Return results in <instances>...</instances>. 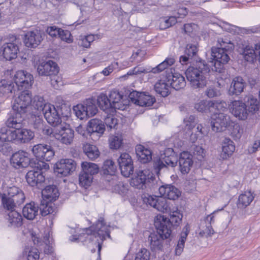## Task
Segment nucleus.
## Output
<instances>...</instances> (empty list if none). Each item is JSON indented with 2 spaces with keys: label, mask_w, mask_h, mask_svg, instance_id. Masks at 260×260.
<instances>
[{
  "label": "nucleus",
  "mask_w": 260,
  "mask_h": 260,
  "mask_svg": "<svg viewBox=\"0 0 260 260\" xmlns=\"http://www.w3.org/2000/svg\"><path fill=\"white\" fill-rule=\"evenodd\" d=\"M31 101L32 99L30 91L24 90L21 92L19 95L15 99L13 109L14 111L25 114Z\"/></svg>",
  "instance_id": "nucleus-8"
},
{
  "label": "nucleus",
  "mask_w": 260,
  "mask_h": 260,
  "mask_svg": "<svg viewBox=\"0 0 260 260\" xmlns=\"http://www.w3.org/2000/svg\"><path fill=\"white\" fill-rule=\"evenodd\" d=\"M42 194L44 200L46 199L49 202L55 201L59 195L57 188L54 185L47 186L42 190Z\"/></svg>",
  "instance_id": "nucleus-30"
},
{
  "label": "nucleus",
  "mask_w": 260,
  "mask_h": 260,
  "mask_svg": "<svg viewBox=\"0 0 260 260\" xmlns=\"http://www.w3.org/2000/svg\"><path fill=\"white\" fill-rule=\"evenodd\" d=\"M40 113H37V115L34 114L31 115V124L34 128L39 132L40 129H42L44 125V121L41 116L40 115Z\"/></svg>",
  "instance_id": "nucleus-54"
},
{
  "label": "nucleus",
  "mask_w": 260,
  "mask_h": 260,
  "mask_svg": "<svg viewBox=\"0 0 260 260\" xmlns=\"http://www.w3.org/2000/svg\"><path fill=\"white\" fill-rule=\"evenodd\" d=\"M82 232L77 235H73L70 238L72 242H76L81 240L82 237H85L86 239L92 240L93 237L96 236L103 241L106 237H110V234L108 227L105 224L103 220H99L95 226H92L88 229L82 230Z\"/></svg>",
  "instance_id": "nucleus-3"
},
{
  "label": "nucleus",
  "mask_w": 260,
  "mask_h": 260,
  "mask_svg": "<svg viewBox=\"0 0 260 260\" xmlns=\"http://www.w3.org/2000/svg\"><path fill=\"white\" fill-rule=\"evenodd\" d=\"M254 198L251 191H246L241 193L238 198L237 203L238 208L243 209L250 205Z\"/></svg>",
  "instance_id": "nucleus-28"
},
{
  "label": "nucleus",
  "mask_w": 260,
  "mask_h": 260,
  "mask_svg": "<svg viewBox=\"0 0 260 260\" xmlns=\"http://www.w3.org/2000/svg\"><path fill=\"white\" fill-rule=\"evenodd\" d=\"M13 86L8 83L6 80H2L0 82V93L1 95L8 94L12 93Z\"/></svg>",
  "instance_id": "nucleus-59"
},
{
  "label": "nucleus",
  "mask_w": 260,
  "mask_h": 260,
  "mask_svg": "<svg viewBox=\"0 0 260 260\" xmlns=\"http://www.w3.org/2000/svg\"><path fill=\"white\" fill-rule=\"evenodd\" d=\"M15 130L12 131L7 127H3L0 129V142H11L15 140Z\"/></svg>",
  "instance_id": "nucleus-43"
},
{
  "label": "nucleus",
  "mask_w": 260,
  "mask_h": 260,
  "mask_svg": "<svg viewBox=\"0 0 260 260\" xmlns=\"http://www.w3.org/2000/svg\"><path fill=\"white\" fill-rule=\"evenodd\" d=\"M11 162L15 168H26L29 165L32 168L37 169L44 168L47 170L49 165L42 161H38V159L30 160L28 153L23 151H19L14 153L11 159Z\"/></svg>",
  "instance_id": "nucleus-4"
},
{
  "label": "nucleus",
  "mask_w": 260,
  "mask_h": 260,
  "mask_svg": "<svg viewBox=\"0 0 260 260\" xmlns=\"http://www.w3.org/2000/svg\"><path fill=\"white\" fill-rule=\"evenodd\" d=\"M81 172L87 175H91L92 177L98 174L99 171V166L96 164L90 162H82L81 164Z\"/></svg>",
  "instance_id": "nucleus-41"
},
{
  "label": "nucleus",
  "mask_w": 260,
  "mask_h": 260,
  "mask_svg": "<svg viewBox=\"0 0 260 260\" xmlns=\"http://www.w3.org/2000/svg\"><path fill=\"white\" fill-rule=\"evenodd\" d=\"M150 252L146 248H142L136 254L135 260H150Z\"/></svg>",
  "instance_id": "nucleus-61"
},
{
  "label": "nucleus",
  "mask_w": 260,
  "mask_h": 260,
  "mask_svg": "<svg viewBox=\"0 0 260 260\" xmlns=\"http://www.w3.org/2000/svg\"><path fill=\"white\" fill-rule=\"evenodd\" d=\"M243 103L246 104V107L250 114H253L256 112L259 109V105L257 100L252 95L246 96L244 99Z\"/></svg>",
  "instance_id": "nucleus-35"
},
{
  "label": "nucleus",
  "mask_w": 260,
  "mask_h": 260,
  "mask_svg": "<svg viewBox=\"0 0 260 260\" xmlns=\"http://www.w3.org/2000/svg\"><path fill=\"white\" fill-rule=\"evenodd\" d=\"M159 193L164 198L175 200L181 195V192L173 185L171 184L162 185L158 189Z\"/></svg>",
  "instance_id": "nucleus-22"
},
{
  "label": "nucleus",
  "mask_w": 260,
  "mask_h": 260,
  "mask_svg": "<svg viewBox=\"0 0 260 260\" xmlns=\"http://www.w3.org/2000/svg\"><path fill=\"white\" fill-rule=\"evenodd\" d=\"M213 60L210 61L211 64H208L210 68V71H214L219 73L223 72V65L227 63L230 58L222 49L219 50L218 52H213L211 53Z\"/></svg>",
  "instance_id": "nucleus-6"
},
{
  "label": "nucleus",
  "mask_w": 260,
  "mask_h": 260,
  "mask_svg": "<svg viewBox=\"0 0 260 260\" xmlns=\"http://www.w3.org/2000/svg\"><path fill=\"white\" fill-rule=\"evenodd\" d=\"M121 174L128 177L134 172L133 161L131 156L127 153H121L117 159Z\"/></svg>",
  "instance_id": "nucleus-16"
},
{
  "label": "nucleus",
  "mask_w": 260,
  "mask_h": 260,
  "mask_svg": "<svg viewBox=\"0 0 260 260\" xmlns=\"http://www.w3.org/2000/svg\"><path fill=\"white\" fill-rule=\"evenodd\" d=\"M34 155L40 160L38 161H50L54 157L55 152L50 145L46 144H38L32 148Z\"/></svg>",
  "instance_id": "nucleus-7"
},
{
  "label": "nucleus",
  "mask_w": 260,
  "mask_h": 260,
  "mask_svg": "<svg viewBox=\"0 0 260 260\" xmlns=\"http://www.w3.org/2000/svg\"><path fill=\"white\" fill-rule=\"evenodd\" d=\"M104 123L110 129L114 128L117 123V119L113 115H107L104 119Z\"/></svg>",
  "instance_id": "nucleus-62"
},
{
  "label": "nucleus",
  "mask_w": 260,
  "mask_h": 260,
  "mask_svg": "<svg viewBox=\"0 0 260 260\" xmlns=\"http://www.w3.org/2000/svg\"><path fill=\"white\" fill-rule=\"evenodd\" d=\"M14 81L19 90L30 87L34 82L33 76L23 70L18 71L14 76Z\"/></svg>",
  "instance_id": "nucleus-13"
},
{
  "label": "nucleus",
  "mask_w": 260,
  "mask_h": 260,
  "mask_svg": "<svg viewBox=\"0 0 260 260\" xmlns=\"http://www.w3.org/2000/svg\"><path fill=\"white\" fill-rule=\"evenodd\" d=\"M230 109L232 113L239 120H246L249 115L246 107V104L240 100H235L231 102Z\"/></svg>",
  "instance_id": "nucleus-17"
},
{
  "label": "nucleus",
  "mask_w": 260,
  "mask_h": 260,
  "mask_svg": "<svg viewBox=\"0 0 260 260\" xmlns=\"http://www.w3.org/2000/svg\"><path fill=\"white\" fill-rule=\"evenodd\" d=\"M8 220L11 226L19 227L22 224V217L16 210L9 212Z\"/></svg>",
  "instance_id": "nucleus-42"
},
{
  "label": "nucleus",
  "mask_w": 260,
  "mask_h": 260,
  "mask_svg": "<svg viewBox=\"0 0 260 260\" xmlns=\"http://www.w3.org/2000/svg\"><path fill=\"white\" fill-rule=\"evenodd\" d=\"M166 80L171 87L176 90L183 89L186 86L184 77L178 73L175 72L174 69H167Z\"/></svg>",
  "instance_id": "nucleus-11"
},
{
  "label": "nucleus",
  "mask_w": 260,
  "mask_h": 260,
  "mask_svg": "<svg viewBox=\"0 0 260 260\" xmlns=\"http://www.w3.org/2000/svg\"><path fill=\"white\" fill-rule=\"evenodd\" d=\"M153 178V174L149 170H139L132 178L130 184L137 188H142L147 182H150Z\"/></svg>",
  "instance_id": "nucleus-14"
},
{
  "label": "nucleus",
  "mask_w": 260,
  "mask_h": 260,
  "mask_svg": "<svg viewBox=\"0 0 260 260\" xmlns=\"http://www.w3.org/2000/svg\"><path fill=\"white\" fill-rule=\"evenodd\" d=\"M175 62V59L173 57H168L164 61L159 63L155 68L151 69V72L154 74L159 73L164 70L167 69L169 66L173 65Z\"/></svg>",
  "instance_id": "nucleus-45"
},
{
  "label": "nucleus",
  "mask_w": 260,
  "mask_h": 260,
  "mask_svg": "<svg viewBox=\"0 0 260 260\" xmlns=\"http://www.w3.org/2000/svg\"><path fill=\"white\" fill-rule=\"evenodd\" d=\"M15 134L16 135L15 140L21 143H28L35 137L34 132L27 128H20L18 130H15Z\"/></svg>",
  "instance_id": "nucleus-27"
},
{
  "label": "nucleus",
  "mask_w": 260,
  "mask_h": 260,
  "mask_svg": "<svg viewBox=\"0 0 260 260\" xmlns=\"http://www.w3.org/2000/svg\"><path fill=\"white\" fill-rule=\"evenodd\" d=\"M92 180L93 177L91 175H87V174H85L82 172H81L79 176V184L81 186L85 188H87L90 186L92 182Z\"/></svg>",
  "instance_id": "nucleus-53"
},
{
  "label": "nucleus",
  "mask_w": 260,
  "mask_h": 260,
  "mask_svg": "<svg viewBox=\"0 0 260 260\" xmlns=\"http://www.w3.org/2000/svg\"><path fill=\"white\" fill-rule=\"evenodd\" d=\"M154 208L162 212H168L170 210V207L167 200L161 197H158L156 206H154Z\"/></svg>",
  "instance_id": "nucleus-51"
},
{
  "label": "nucleus",
  "mask_w": 260,
  "mask_h": 260,
  "mask_svg": "<svg viewBox=\"0 0 260 260\" xmlns=\"http://www.w3.org/2000/svg\"><path fill=\"white\" fill-rule=\"evenodd\" d=\"M2 204L5 209L9 212L15 211L16 205L12 200L11 197L9 195L4 194L2 198Z\"/></svg>",
  "instance_id": "nucleus-50"
},
{
  "label": "nucleus",
  "mask_w": 260,
  "mask_h": 260,
  "mask_svg": "<svg viewBox=\"0 0 260 260\" xmlns=\"http://www.w3.org/2000/svg\"><path fill=\"white\" fill-rule=\"evenodd\" d=\"M218 43L220 45V47L215 48L212 47L211 49V52H218L219 50L222 49L225 54L229 55V54L233 50L234 45L226 39H223V38H219L218 39Z\"/></svg>",
  "instance_id": "nucleus-37"
},
{
  "label": "nucleus",
  "mask_w": 260,
  "mask_h": 260,
  "mask_svg": "<svg viewBox=\"0 0 260 260\" xmlns=\"http://www.w3.org/2000/svg\"><path fill=\"white\" fill-rule=\"evenodd\" d=\"M189 226L186 225H185L182 232L180 234V238L178 241L177 245L175 248V254L176 255H180L184 249L185 242L186 240L187 236L189 233Z\"/></svg>",
  "instance_id": "nucleus-36"
},
{
  "label": "nucleus",
  "mask_w": 260,
  "mask_h": 260,
  "mask_svg": "<svg viewBox=\"0 0 260 260\" xmlns=\"http://www.w3.org/2000/svg\"><path fill=\"white\" fill-rule=\"evenodd\" d=\"M191 151L193 155L199 160H201L204 155V150L200 146L193 145L192 146Z\"/></svg>",
  "instance_id": "nucleus-64"
},
{
  "label": "nucleus",
  "mask_w": 260,
  "mask_h": 260,
  "mask_svg": "<svg viewBox=\"0 0 260 260\" xmlns=\"http://www.w3.org/2000/svg\"><path fill=\"white\" fill-rule=\"evenodd\" d=\"M76 163L71 159H62L55 164L54 172L58 177L66 176L75 170Z\"/></svg>",
  "instance_id": "nucleus-12"
},
{
  "label": "nucleus",
  "mask_w": 260,
  "mask_h": 260,
  "mask_svg": "<svg viewBox=\"0 0 260 260\" xmlns=\"http://www.w3.org/2000/svg\"><path fill=\"white\" fill-rule=\"evenodd\" d=\"M210 113L213 114L223 113L227 109V105L224 101H211Z\"/></svg>",
  "instance_id": "nucleus-44"
},
{
  "label": "nucleus",
  "mask_w": 260,
  "mask_h": 260,
  "mask_svg": "<svg viewBox=\"0 0 260 260\" xmlns=\"http://www.w3.org/2000/svg\"><path fill=\"white\" fill-rule=\"evenodd\" d=\"M198 52V48L196 44H188L186 46L185 54L192 58Z\"/></svg>",
  "instance_id": "nucleus-63"
},
{
  "label": "nucleus",
  "mask_w": 260,
  "mask_h": 260,
  "mask_svg": "<svg viewBox=\"0 0 260 260\" xmlns=\"http://www.w3.org/2000/svg\"><path fill=\"white\" fill-rule=\"evenodd\" d=\"M83 103L88 118L93 116L97 113L98 109L95 104L96 100L94 99L89 98L84 101Z\"/></svg>",
  "instance_id": "nucleus-40"
},
{
  "label": "nucleus",
  "mask_w": 260,
  "mask_h": 260,
  "mask_svg": "<svg viewBox=\"0 0 260 260\" xmlns=\"http://www.w3.org/2000/svg\"><path fill=\"white\" fill-rule=\"evenodd\" d=\"M222 156L223 159H226L231 156L235 150L234 142L229 138H225L222 142Z\"/></svg>",
  "instance_id": "nucleus-32"
},
{
  "label": "nucleus",
  "mask_w": 260,
  "mask_h": 260,
  "mask_svg": "<svg viewBox=\"0 0 260 260\" xmlns=\"http://www.w3.org/2000/svg\"><path fill=\"white\" fill-rule=\"evenodd\" d=\"M211 126L213 131L220 132L230 126L231 120L230 116L224 113H215L211 116Z\"/></svg>",
  "instance_id": "nucleus-9"
},
{
  "label": "nucleus",
  "mask_w": 260,
  "mask_h": 260,
  "mask_svg": "<svg viewBox=\"0 0 260 260\" xmlns=\"http://www.w3.org/2000/svg\"><path fill=\"white\" fill-rule=\"evenodd\" d=\"M178 162L181 173L184 175L188 174L193 165L192 154L187 151L181 152Z\"/></svg>",
  "instance_id": "nucleus-21"
},
{
  "label": "nucleus",
  "mask_w": 260,
  "mask_h": 260,
  "mask_svg": "<svg viewBox=\"0 0 260 260\" xmlns=\"http://www.w3.org/2000/svg\"><path fill=\"white\" fill-rule=\"evenodd\" d=\"M8 194L16 205L22 203L25 200V196L22 191L15 186L9 188Z\"/></svg>",
  "instance_id": "nucleus-33"
},
{
  "label": "nucleus",
  "mask_w": 260,
  "mask_h": 260,
  "mask_svg": "<svg viewBox=\"0 0 260 260\" xmlns=\"http://www.w3.org/2000/svg\"><path fill=\"white\" fill-rule=\"evenodd\" d=\"M166 80L158 81L154 85V89L158 93L163 97H166L170 93L171 86Z\"/></svg>",
  "instance_id": "nucleus-38"
},
{
  "label": "nucleus",
  "mask_w": 260,
  "mask_h": 260,
  "mask_svg": "<svg viewBox=\"0 0 260 260\" xmlns=\"http://www.w3.org/2000/svg\"><path fill=\"white\" fill-rule=\"evenodd\" d=\"M104 173L105 174L113 175L116 171V167L112 160L105 161L103 167Z\"/></svg>",
  "instance_id": "nucleus-56"
},
{
  "label": "nucleus",
  "mask_w": 260,
  "mask_h": 260,
  "mask_svg": "<svg viewBox=\"0 0 260 260\" xmlns=\"http://www.w3.org/2000/svg\"><path fill=\"white\" fill-rule=\"evenodd\" d=\"M156 232L152 233L148 238L150 249L154 252L162 251L164 240L170 237L171 234L170 223L167 218L160 216L155 220Z\"/></svg>",
  "instance_id": "nucleus-1"
},
{
  "label": "nucleus",
  "mask_w": 260,
  "mask_h": 260,
  "mask_svg": "<svg viewBox=\"0 0 260 260\" xmlns=\"http://www.w3.org/2000/svg\"><path fill=\"white\" fill-rule=\"evenodd\" d=\"M54 138L61 143L66 145H70L73 141L74 138V131L69 126H62L57 128Z\"/></svg>",
  "instance_id": "nucleus-15"
},
{
  "label": "nucleus",
  "mask_w": 260,
  "mask_h": 260,
  "mask_svg": "<svg viewBox=\"0 0 260 260\" xmlns=\"http://www.w3.org/2000/svg\"><path fill=\"white\" fill-rule=\"evenodd\" d=\"M101 109L103 111L108 110L109 109H112V105L107 95L102 93L98 96L96 101Z\"/></svg>",
  "instance_id": "nucleus-46"
},
{
  "label": "nucleus",
  "mask_w": 260,
  "mask_h": 260,
  "mask_svg": "<svg viewBox=\"0 0 260 260\" xmlns=\"http://www.w3.org/2000/svg\"><path fill=\"white\" fill-rule=\"evenodd\" d=\"M31 102L32 106L34 108V109L37 110V113H41V112H43L44 111V107L46 105L49 104H45L43 97L39 95H36L34 96L33 100H32Z\"/></svg>",
  "instance_id": "nucleus-49"
},
{
  "label": "nucleus",
  "mask_w": 260,
  "mask_h": 260,
  "mask_svg": "<svg viewBox=\"0 0 260 260\" xmlns=\"http://www.w3.org/2000/svg\"><path fill=\"white\" fill-rule=\"evenodd\" d=\"M129 100L134 104L142 106L149 107L155 102V99L146 92L133 91L128 95Z\"/></svg>",
  "instance_id": "nucleus-10"
},
{
  "label": "nucleus",
  "mask_w": 260,
  "mask_h": 260,
  "mask_svg": "<svg viewBox=\"0 0 260 260\" xmlns=\"http://www.w3.org/2000/svg\"><path fill=\"white\" fill-rule=\"evenodd\" d=\"M43 114L47 122L53 126H57L61 122L58 112L54 105H46Z\"/></svg>",
  "instance_id": "nucleus-19"
},
{
  "label": "nucleus",
  "mask_w": 260,
  "mask_h": 260,
  "mask_svg": "<svg viewBox=\"0 0 260 260\" xmlns=\"http://www.w3.org/2000/svg\"><path fill=\"white\" fill-rule=\"evenodd\" d=\"M246 83L244 79L240 76L233 78L229 89V93L231 95H239L246 87Z\"/></svg>",
  "instance_id": "nucleus-23"
},
{
  "label": "nucleus",
  "mask_w": 260,
  "mask_h": 260,
  "mask_svg": "<svg viewBox=\"0 0 260 260\" xmlns=\"http://www.w3.org/2000/svg\"><path fill=\"white\" fill-rule=\"evenodd\" d=\"M136 152L139 159L142 163H147L152 159V153L150 150L145 148L141 145L136 146Z\"/></svg>",
  "instance_id": "nucleus-29"
},
{
  "label": "nucleus",
  "mask_w": 260,
  "mask_h": 260,
  "mask_svg": "<svg viewBox=\"0 0 260 260\" xmlns=\"http://www.w3.org/2000/svg\"><path fill=\"white\" fill-rule=\"evenodd\" d=\"M83 149L87 156L91 160H94L100 156V151L95 145L86 143L83 145Z\"/></svg>",
  "instance_id": "nucleus-39"
},
{
  "label": "nucleus",
  "mask_w": 260,
  "mask_h": 260,
  "mask_svg": "<svg viewBox=\"0 0 260 260\" xmlns=\"http://www.w3.org/2000/svg\"><path fill=\"white\" fill-rule=\"evenodd\" d=\"M21 45L19 38L14 36L11 37L9 42L4 44L1 47V50L3 52L4 57L9 60L16 58Z\"/></svg>",
  "instance_id": "nucleus-5"
},
{
  "label": "nucleus",
  "mask_w": 260,
  "mask_h": 260,
  "mask_svg": "<svg viewBox=\"0 0 260 260\" xmlns=\"http://www.w3.org/2000/svg\"><path fill=\"white\" fill-rule=\"evenodd\" d=\"M211 101L200 100L194 104V108L198 112L210 113Z\"/></svg>",
  "instance_id": "nucleus-47"
},
{
  "label": "nucleus",
  "mask_w": 260,
  "mask_h": 260,
  "mask_svg": "<svg viewBox=\"0 0 260 260\" xmlns=\"http://www.w3.org/2000/svg\"><path fill=\"white\" fill-rule=\"evenodd\" d=\"M105 130V125L101 120L92 119L88 123L87 131L91 135L97 134L98 137H100L104 133Z\"/></svg>",
  "instance_id": "nucleus-25"
},
{
  "label": "nucleus",
  "mask_w": 260,
  "mask_h": 260,
  "mask_svg": "<svg viewBox=\"0 0 260 260\" xmlns=\"http://www.w3.org/2000/svg\"><path fill=\"white\" fill-rule=\"evenodd\" d=\"M48 202L45 200L41 201L39 208L42 216H46L53 212V208L51 204H49Z\"/></svg>",
  "instance_id": "nucleus-57"
},
{
  "label": "nucleus",
  "mask_w": 260,
  "mask_h": 260,
  "mask_svg": "<svg viewBox=\"0 0 260 260\" xmlns=\"http://www.w3.org/2000/svg\"><path fill=\"white\" fill-rule=\"evenodd\" d=\"M73 110L75 113L76 116L80 119H87L88 118L85 108L83 105V103L81 104H78L73 108Z\"/></svg>",
  "instance_id": "nucleus-58"
},
{
  "label": "nucleus",
  "mask_w": 260,
  "mask_h": 260,
  "mask_svg": "<svg viewBox=\"0 0 260 260\" xmlns=\"http://www.w3.org/2000/svg\"><path fill=\"white\" fill-rule=\"evenodd\" d=\"M176 163L174 157H164L163 155H161L160 158L155 162L154 167L160 171L167 166L174 167L176 165Z\"/></svg>",
  "instance_id": "nucleus-34"
},
{
  "label": "nucleus",
  "mask_w": 260,
  "mask_h": 260,
  "mask_svg": "<svg viewBox=\"0 0 260 260\" xmlns=\"http://www.w3.org/2000/svg\"><path fill=\"white\" fill-rule=\"evenodd\" d=\"M37 170L29 171L26 175V179L27 183L31 186H34L39 183H41L44 180V177L42 175L41 170H45L44 168L37 169Z\"/></svg>",
  "instance_id": "nucleus-26"
},
{
  "label": "nucleus",
  "mask_w": 260,
  "mask_h": 260,
  "mask_svg": "<svg viewBox=\"0 0 260 260\" xmlns=\"http://www.w3.org/2000/svg\"><path fill=\"white\" fill-rule=\"evenodd\" d=\"M44 34L35 29L27 31L24 36V43L28 48H36L43 40Z\"/></svg>",
  "instance_id": "nucleus-18"
},
{
  "label": "nucleus",
  "mask_w": 260,
  "mask_h": 260,
  "mask_svg": "<svg viewBox=\"0 0 260 260\" xmlns=\"http://www.w3.org/2000/svg\"><path fill=\"white\" fill-rule=\"evenodd\" d=\"M159 21V28L160 29L164 30L172 26L177 22L176 16L160 18Z\"/></svg>",
  "instance_id": "nucleus-48"
},
{
  "label": "nucleus",
  "mask_w": 260,
  "mask_h": 260,
  "mask_svg": "<svg viewBox=\"0 0 260 260\" xmlns=\"http://www.w3.org/2000/svg\"><path fill=\"white\" fill-rule=\"evenodd\" d=\"M242 55L245 60L253 62L255 58L256 53L252 47L247 46L244 49Z\"/></svg>",
  "instance_id": "nucleus-55"
},
{
  "label": "nucleus",
  "mask_w": 260,
  "mask_h": 260,
  "mask_svg": "<svg viewBox=\"0 0 260 260\" xmlns=\"http://www.w3.org/2000/svg\"><path fill=\"white\" fill-rule=\"evenodd\" d=\"M22 114L24 113L14 111V113L6 121V126L8 127L15 128L16 130L22 128L24 126Z\"/></svg>",
  "instance_id": "nucleus-24"
},
{
  "label": "nucleus",
  "mask_w": 260,
  "mask_h": 260,
  "mask_svg": "<svg viewBox=\"0 0 260 260\" xmlns=\"http://www.w3.org/2000/svg\"><path fill=\"white\" fill-rule=\"evenodd\" d=\"M25 252L27 254L28 260H39L40 255L38 250L36 248H27Z\"/></svg>",
  "instance_id": "nucleus-60"
},
{
  "label": "nucleus",
  "mask_w": 260,
  "mask_h": 260,
  "mask_svg": "<svg viewBox=\"0 0 260 260\" xmlns=\"http://www.w3.org/2000/svg\"><path fill=\"white\" fill-rule=\"evenodd\" d=\"M39 207L34 202L26 204L23 207L22 213L28 220H32L38 215Z\"/></svg>",
  "instance_id": "nucleus-31"
},
{
  "label": "nucleus",
  "mask_w": 260,
  "mask_h": 260,
  "mask_svg": "<svg viewBox=\"0 0 260 260\" xmlns=\"http://www.w3.org/2000/svg\"><path fill=\"white\" fill-rule=\"evenodd\" d=\"M37 72L40 76H52L58 73V67L52 60L42 61L38 65Z\"/></svg>",
  "instance_id": "nucleus-20"
},
{
  "label": "nucleus",
  "mask_w": 260,
  "mask_h": 260,
  "mask_svg": "<svg viewBox=\"0 0 260 260\" xmlns=\"http://www.w3.org/2000/svg\"><path fill=\"white\" fill-rule=\"evenodd\" d=\"M210 68L205 60H200L197 63V67H189L185 71L187 80L190 86L196 89L204 88L207 84L206 77L204 73H209Z\"/></svg>",
  "instance_id": "nucleus-2"
},
{
  "label": "nucleus",
  "mask_w": 260,
  "mask_h": 260,
  "mask_svg": "<svg viewBox=\"0 0 260 260\" xmlns=\"http://www.w3.org/2000/svg\"><path fill=\"white\" fill-rule=\"evenodd\" d=\"M43 243L45 244L44 252L45 254H51L53 251L52 239L50 237L49 232L45 234L43 237Z\"/></svg>",
  "instance_id": "nucleus-52"
}]
</instances>
